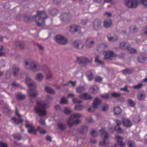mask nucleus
<instances>
[{
	"label": "nucleus",
	"instance_id": "nucleus-1",
	"mask_svg": "<svg viewBox=\"0 0 147 147\" xmlns=\"http://www.w3.org/2000/svg\"><path fill=\"white\" fill-rule=\"evenodd\" d=\"M47 14L44 11H37V14L32 17L33 20L39 26H41L45 24V21L47 18Z\"/></svg>",
	"mask_w": 147,
	"mask_h": 147
},
{
	"label": "nucleus",
	"instance_id": "nucleus-2",
	"mask_svg": "<svg viewBox=\"0 0 147 147\" xmlns=\"http://www.w3.org/2000/svg\"><path fill=\"white\" fill-rule=\"evenodd\" d=\"M47 107V105L46 103L42 101H37L36 105L34 109L35 113L39 115L40 117L45 116L47 114L45 110Z\"/></svg>",
	"mask_w": 147,
	"mask_h": 147
},
{
	"label": "nucleus",
	"instance_id": "nucleus-3",
	"mask_svg": "<svg viewBox=\"0 0 147 147\" xmlns=\"http://www.w3.org/2000/svg\"><path fill=\"white\" fill-rule=\"evenodd\" d=\"M25 82L29 87L32 88L28 91V94L31 97H36L37 95V92L35 89L36 85L35 82L30 78L28 77L26 78Z\"/></svg>",
	"mask_w": 147,
	"mask_h": 147
},
{
	"label": "nucleus",
	"instance_id": "nucleus-4",
	"mask_svg": "<svg viewBox=\"0 0 147 147\" xmlns=\"http://www.w3.org/2000/svg\"><path fill=\"white\" fill-rule=\"evenodd\" d=\"M104 59L111 61L115 60L117 55L113 51L109 50L104 52Z\"/></svg>",
	"mask_w": 147,
	"mask_h": 147
},
{
	"label": "nucleus",
	"instance_id": "nucleus-5",
	"mask_svg": "<svg viewBox=\"0 0 147 147\" xmlns=\"http://www.w3.org/2000/svg\"><path fill=\"white\" fill-rule=\"evenodd\" d=\"M100 131L101 133V136H102L104 135V137L103 138V140L102 142H100V145L101 146H104L109 144V134L103 129H100Z\"/></svg>",
	"mask_w": 147,
	"mask_h": 147
},
{
	"label": "nucleus",
	"instance_id": "nucleus-6",
	"mask_svg": "<svg viewBox=\"0 0 147 147\" xmlns=\"http://www.w3.org/2000/svg\"><path fill=\"white\" fill-rule=\"evenodd\" d=\"M76 63L81 66H86L90 62V61L87 58L83 57H77L76 61Z\"/></svg>",
	"mask_w": 147,
	"mask_h": 147
},
{
	"label": "nucleus",
	"instance_id": "nucleus-7",
	"mask_svg": "<svg viewBox=\"0 0 147 147\" xmlns=\"http://www.w3.org/2000/svg\"><path fill=\"white\" fill-rule=\"evenodd\" d=\"M115 138L117 140V143L113 147H124L125 146L126 143L123 142V138L120 136L116 135Z\"/></svg>",
	"mask_w": 147,
	"mask_h": 147
},
{
	"label": "nucleus",
	"instance_id": "nucleus-8",
	"mask_svg": "<svg viewBox=\"0 0 147 147\" xmlns=\"http://www.w3.org/2000/svg\"><path fill=\"white\" fill-rule=\"evenodd\" d=\"M125 4L130 8H134L137 7L138 2L137 0H125Z\"/></svg>",
	"mask_w": 147,
	"mask_h": 147
},
{
	"label": "nucleus",
	"instance_id": "nucleus-9",
	"mask_svg": "<svg viewBox=\"0 0 147 147\" xmlns=\"http://www.w3.org/2000/svg\"><path fill=\"white\" fill-rule=\"evenodd\" d=\"M55 38L56 42L60 44H65L68 42L66 38L60 35L56 36Z\"/></svg>",
	"mask_w": 147,
	"mask_h": 147
},
{
	"label": "nucleus",
	"instance_id": "nucleus-10",
	"mask_svg": "<svg viewBox=\"0 0 147 147\" xmlns=\"http://www.w3.org/2000/svg\"><path fill=\"white\" fill-rule=\"evenodd\" d=\"M101 20L98 19H95L93 23V27L96 30H98L101 29Z\"/></svg>",
	"mask_w": 147,
	"mask_h": 147
},
{
	"label": "nucleus",
	"instance_id": "nucleus-11",
	"mask_svg": "<svg viewBox=\"0 0 147 147\" xmlns=\"http://www.w3.org/2000/svg\"><path fill=\"white\" fill-rule=\"evenodd\" d=\"M80 122V121L78 119H76L74 120V119L69 118L67 121V123L69 126L71 127L74 125H76L79 124Z\"/></svg>",
	"mask_w": 147,
	"mask_h": 147
},
{
	"label": "nucleus",
	"instance_id": "nucleus-12",
	"mask_svg": "<svg viewBox=\"0 0 147 147\" xmlns=\"http://www.w3.org/2000/svg\"><path fill=\"white\" fill-rule=\"evenodd\" d=\"M70 31L72 32H77L78 33L81 32V28L79 26L73 25L70 26Z\"/></svg>",
	"mask_w": 147,
	"mask_h": 147
},
{
	"label": "nucleus",
	"instance_id": "nucleus-13",
	"mask_svg": "<svg viewBox=\"0 0 147 147\" xmlns=\"http://www.w3.org/2000/svg\"><path fill=\"white\" fill-rule=\"evenodd\" d=\"M30 67L31 69L34 71H38L40 68L39 65L36 64L32 60L31 61Z\"/></svg>",
	"mask_w": 147,
	"mask_h": 147
},
{
	"label": "nucleus",
	"instance_id": "nucleus-14",
	"mask_svg": "<svg viewBox=\"0 0 147 147\" xmlns=\"http://www.w3.org/2000/svg\"><path fill=\"white\" fill-rule=\"evenodd\" d=\"M94 44V39L92 37H88L87 38L86 44V46L89 47H92L93 46Z\"/></svg>",
	"mask_w": 147,
	"mask_h": 147
},
{
	"label": "nucleus",
	"instance_id": "nucleus-15",
	"mask_svg": "<svg viewBox=\"0 0 147 147\" xmlns=\"http://www.w3.org/2000/svg\"><path fill=\"white\" fill-rule=\"evenodd\" d=\"M73 44L75 48L80 49H82L84 46L82 41L80 40H75Z\"/></svg>",
	"mask_w": 147,
	"mask_h": 147
},
{
	"label": "nucleus",
	"instance_id": "nucleus-16",
	"mask_svg": "<svg viewBox=\"0 0 147 147\" xmlns=\"http://www.w3.org/2000/svg\"><path fill=\"white\" fill-rule=\"evenodd\" d=\"M101 103V100L98 99L97 97L96 98L92 103V106L93 108L95 109H97Z\"/></svg>",
	"mask_w": 147,
	"mask_h": 147
},
{
	"label": "nucleus",
	"instance_id": "nucleus-17",
	"mask_svg": "<svg viewBox=\"0 0 147 147\" xmlns=\"http://www.w3.org/2000/svg\"><path fill=\"white\" fill-rule=\"evenodd\" d=\"M60 18L62 21L63 20H69L71 18V15L69 13H63L60 16Z\"/></svg>",
	"mask_w": 147,
	"mask_h": 147
},
{
	"label": "nucleus",
	"instance_id": "nucleus-18",
	"mask_svg": "<svg viewBox=\"0 0 147 147\" xmlns=\"http://www.w3.org/2000/svg\"><path fill=\"white\" fill-rule=\"evenodd\" d=\"M79 97L80 99L85 100L91 99L92 98V97L91 95L86 92L80 95L79 96Z\"/></svg>",
	"mask_w": 147,
	"mask_h": 147
},
{
	"label": "nucleus",
	"instance_id": "nucleus-19",
	"mask_svg": "<svg viewBox=\"0 0 147 147\" xmlns=\"http://www.w3.org/2000/svg\"><path fill=\"white\" fill-rule=\"evenodd\" d=\"M107 38L109 41L115 42L118 39V38L116 35L111 33L107 36Z\"/></svg>",
	"mask_w": 147,
	"mask_h": 147
},
{
	"label": "nucleus",
	"instance_id": "nucleus-20",
	"mask_svg": "<svg viewBox=\"0 0 147 147\" xmlns=\"http://www.w3.org/2000/svg\"><path fill=\"white\" fill-rule=\"evenodd\" d=\"M123 124L124 126L127 127H129L132 125L130 120L126 118L123 119Z\"/></svg>",
	"mask_w": 147,
	"mask_h": 147
},
{
	"label": "nucleus",
	"instance_id": "nucleus-21",
	"mask_svg": "<svg viewBox=\"0 0 147 147\" xmlns=\"http://www.w3.org/2000/svg\"><path fill=\"white\" fill-rule=\"evenodd\" d=\"M57 125L58 129L61 131H64L66 129L67 127L65 124L63 123L59 122Z\"/></svg>",
	"mask_w": 147,
	"mask_h": 147
},
{
	"label": "nucleus",
	"instance_id": "nucleus-22",
	"mask_svg": "<svg viewBox=\"0 0 147 147\" xmlns=\"http://www.w3.org/2000/svg\"><path fill=\"white\" fill-rule=\"evenodd\" d=\"M88 128L86 125H83L78 129V131L82 134H85L87 131Z\"/></svg>",
	"mask_w": 147,
	"mask_h": 147
},
{
	"label": "nucleus",
	"instance_id": "nucleus-23",
	"mask_svg": "<svg viewBox=\"0 0 147 147\" xmlns=\"http://www.w3.org/2000/svg\"><path fill=\"white\" fill-rule=\"evenodd\" d=\"M147 58L145 57L144 55L142 54L140 55L138 57V60L139 62L140 63H144L146 61Z\"/></svg>",
	"mask_w": 147,
	"mask_h": 147
},
{
	"label": "nucleus",
	"instance_id": "nucleus-24",
	"mask_svg": "<svg viewBox=\"0 0 147 147\" xmlns=\"http://www.w3.org/2000/svg\"><path fill=\"white\" fill-rule=\"evenodd\" d=\"M112 24L111 20H107L104 21L103 26L105 28H109L111 26Z\"/></svg>",
	"mask_w": 147,
	"mask_h": 147
},
{
	"label": "nucleus",
	"instance_id": "nucleus-25",
	"mask_svg": "<svg viewBox=\"0 0 147 147\" xmlns=\"http://www.w3.org/2000/svg\"><path fill=\"white\" fill-rule=\"evenodd\" d=\"M11 121L15 124L18 125L20 123H22L23 120L22 119H18L15 117H12Z\"/></svg>",
	"mask_w": 147,
	"mask_h": 147
},
{
	"label": "nucleus",
	"instance_id": "nucleus-26",
	"mask_svg": "<svg viewBox=\"0 0 147 147\" xmlns=\"http://www.w3.org/2000/svg\"><path fill=\"white\" fill-rule=\"evenodd\" d=\"M130 46L129 43L128 42H123L120 43V48L123 49H127V48Z\"/></svg>",
	"mask_w": 147,
	"mask_h": 147
},
{
	"label": "nucleus",
	"instance_id": "nucleus-27",
	"mask_svg": "<svg viewBox=\"0 0 147 147\" xmlns=\"http://www.w3.org/2000/svg\"><path fill=\"white\" fill-rule=\"evenodd\" d=\"M13 73L15 76H17L20 70L19 68L16 65H14L13 68Z\"/></svg>",
	"mask_w": 147,
	"mask_h": 147
},
{
	"label": "nucleus",
	"instance_id": "nucleus-28",
	"mask_svg": "<svg viewBox=\"0 0 147 147\" xmlns=\"http://www.w3.org/2000/svg\"><path fill=\"white\" fill-rule=\"evenodd\" d=\"M86 89L85 86H82L78 87L76 90L77 93H80L84 92Z\"/></svg>",
	"mask_w": 147,
	"mask_h": 147
},
{
	"label": "nucleus",
	"instance_id": "nucleus-29",
	"mask_svg": "<svg viewBox=\"0 0 147 147\" xmlns=\"http://www.w3.org/2000/svg\"><path fill=\"white\" fill-rule=\"evenodd\" d=\"M98 90V88L97 86L95 85L89 89V91L91 93L95 94L96 93Z\"/></svg>",
	"mask_w": 147,
	"mask_h": 147
},
{
	"label": "nucleus",
	"instance_id": "nucleus-30",
	"mask_svg": "<svg viewBox=\"0 0 147 147\" xmlns=\"http://www.w3.org/2000/svg\"><path fill=\"white\" fill-rule=\"evenodd\" d=\"M113 111L114 112V114L115 115H119L122 112L121 109L118 107H114Z\"/></svg>",
	"mask_w": 147,
	"mask_h": 147
},
{
	"label": "nucleus",
	"instance_id": "nucleus-31",
	"mask_svg": "<svg viewBox=\"0 0 147 147\" xmlns=\"http://www.w3.org/2000/svg\"><path fill=\"white\" fill-rule=\"evenodd\" d=\"M16 97L18 100H23L26 98V96L21 93H19L17 94Z\"/></svg>",
	"mask_w": 147,
	"mask_h": 147
},
{
	"label": "nucleus",
	"instance_id": "nucleus-32",
	"mask_svg": "<svg viewBox=\"0 0 147 147\" xmlns=\"http://www.w3.org/2000/svg\"><path fill=\"white\" fill-rule=\"evenodd\" d=\"M82 116V114L79 113H76L71 114L69 118H70V119L78 118H80Z\"/></svg>",
	"mask_w": 147,
	"mask_h": 147
},
{
	"label": "nucleus",
	"instance_id": "nucleus-33",
	"mask_svg": "<svg viewBox=\"0 0 147 147\" xmlns=\"http://www.w3.org/2000/svg\"><path fill=\"white\" fill-rule=\"evenodd\" d=\"M28 132L30 134H33L36 135L37 129H35L34 126H31L30 129H28Z\"/></svg>",
	"mask_w": 147,
	"mask_h": 147
},
{
	"label": "nucleus",
	"instance_id": "nucleus-34",
	"mask_svg": "<svg viewBox=\"0 0 147 147\" xmlns=\"http://www.w3.org/2000/svg\"><path fill=\"white\" fill-rule=\"evenodd\" d=\"M45 90L47 92L49 93L55 94V93L54 90L48 86H45Z\"/></svg>",
	"mask_w": 147,
	"mask_h": 147
},
{
	"label": "nucleus",
	"instance_id": "nucleus-35",
	"mask_svg": "<svg viewBox=\"0 0 147 147\" xmlns=\"http://www.w3.org/2000/svg\"><path fill=\"white\" fill-rule=\"evenodd\" d=\"M99 57L97 55L95 58L94 61L96 63H98L100 65H103L105 64V63L103 61H101L99 59Z\"/></svg>",
	"mask_w": 147,
	"mask_h": 147
},
{
	"label": "nucleus",
	"instance_id": "nucleus-36",
	"mask_svg": "<svg viewBox=\"0 0 147 147\" xmlns=\"http://www.w3.org/2000/svg\"><path fill=\"white\" fill-rule=\"evenodd\" d=\"M86 74L89 80H91L93 78V75L91 71H87Z\"/></svg>",
	"mask_w": 147,
	"mask_h": 147
},
{
	"label": "nucleus",
	"instance_id": "nucleus-37",
	"mask_svg": "<svg viewBox=\"0 0 147 147\" xmlns=\"http://www.w3.org/2000/svg\"><path fill=\"white\" fill-rule=\"evenodd\" d=\"M140 120V116L138 115H135L133 119V121L136 123H138L139 122Z\"/></svg>",
	"mask_w": 147,
	"mask_h": 147
},
{
	"label": "nucleus",
	"instance_id": "nucleus-38",
	"mask_svg": "<svg viewBox=\"0 0 147 147\" xmlns=\"http://www.w3.org/2000/svg\"><path fill=\"white\" fill-rule=\"evenodd\" d=\"M114 130L117 133L119 134H122L124 132V131L120 127H118L117 128V126H116L114 128Z\"/></svg>",
	"mask_w": 147,
	"mask_h": 147
},
{
	"label": "nucleus",
	"instance_id": "nucleus-39",
	"mask_svg": "<svg viewBox=\"0 0 147 147\" xmlns=\"http://www.w3.org/2000/svg\"><path fill=\"white\" fill-rule=\"evenodd\" d=\"M84 106L82 105H76L74 107L75 109L78 111H82L84 109Z\"/></svg>",
	"mask_w": 147,
	"mask_h": 147
},
{
	"label": "nucleus",
	"instance_id": "nucleus-40",
	"mask_svg": "<svg viewBox=\"0 0 147 147\" xmlns=\"http://www.w3.org/2000/svg\"><path fill=\"white\" fill-rule=\"evenodd\" d=\"M43 78V75L40 73H38L36 75V79L37 80L40 81L42 80Z\"/></svg>",
	"mask_w": 147,
	"mask_h": 147
},
{
	"label": "nucleus",
	"instance_id": "nucleus-41",
	"mask_svg": "<svg viewBox=\"0 0 147 147\" xmlns=\"http://www.w3.org/2000/svg\"><path fill=\"white\" fill-rule=\"evenodd\" d=\"M14 138L18 140H20L23 139L22 136L20 134H17L13 135Z\"/></svg>",
	"mask_w": 147,
	"mask_h": 147
},
{
	"label": "nucleus",
	"instance_id": "nucleus-42",
	"mask_svg": "<svg viewBox=\"0 0 147 147\" xmlns=\"http://www.w3.org/2000/svg\"><path fill=\"white\" fill-rule=\"evenodd\" d=\"M50 13L53 16H56L58 13V10L55 9H54L49 11Z\"/></svg>",
	"mask_w": 147,
	"mask_h": 147
},
{
	"label": "nucleus",
	"instance_id": "nucleus-43",
	"mask_svg": "<svg viewBox=\"0 0 147 147\" xmlns=\"http://www.w3.org/2000/svg\"><path fill=\"white\" fill-rule=\"evenodd\" d=\"M127 102L130 105L131 107H134L136 103L134 101L131 99H129L127 100Z\"/></svg>",
	"mask_w": 147,
	"mask_h": 147
},
{
	"label": "nucleus",
	"instance_id": "nucleus-44",
	"mask_svg": "<svg viewBox=\"0 0 147 147\" xmlns=\"http://www.w3.org/2000/svg\"><path fill=\"white\" fill-rule=\"evenodd\" d=\"M107 45L104 43H102L101 44L98 45V50H99L101 49H103L107 47Z\"/></svg>",
	"mask_w": 147,
	"mask_h": 147
},
{
	"label": "nucleus",
	"instance_id": "nucleus-45",
	"mask_svg": "<svg viewBox=\"0 0 147 147\" xmlns=\"http://www.w3.org/2000/svg\"><path fill=\"white\" fill-rule=\"evenodd\" d=\"M123 73L125 74H129L132 73V70L131 69H125L123 70L122 71Z\"/></svg>",
	"mask_w": 147,
	"mask_h": 147
},
{
	"label": "nucleus",
	"instance_id": "nucleus-46",
	"mask_svg": "<svg viewBox=\"0 0 147 147\" xmlns=\"http://www.w3.org/2000/svg\"><path fill=\"white\" fill-rule=\"evenodd\" d=\"M68 103V101L65 98L62 97L61 98L60 102L61 104H67Z\"/></svg>",
	"mask_w": 147,
	"mask_h": 147
},
{
	"label": "nucleus",
	"instance_id": "nucleus-47",
	"mask_svg": "<svg viewBox=\"0 0 147 147\" xmlns=\"http://www.w3.org/2000/svg\"><path fill=\"white\" fill-rule=\"evenodd\" d=\"M137 97L139 100H142L145 98L144 95L142 93H140L138 94Z\"/></svg>",
	"mask_w": 147,
	"mask_h": 147
},
{
	"label": "nucleus",
	"instance_id": "nucleus-48",
	"mask_svg": "<svg viewBox=\"0 0 147 147\" xmlns=\"http://www.w3.org/2000/svg\"><path fill=\"white\" fill-rule=\"evenodd\" d=\"M127 144L129 147H134L135 146V143L134 141L130 140L128 142Z\"/></svg>",
	"mask_w": 147,
	"mask_h": 147
},
{
	"label": "nucleus",
	"instance_id": "nucleus-49",
	"mask_svg": "<svg viewBox=\"0 0 147 147\" xmlns=\"http://www.w3.org/2000/svg\"><path fill=\"white\" fill-rule=\"evenodd\" d=\"M127 49L131 53H134L136 52V49H134L133 48H131L130 47V46L128 47Z\"/></svg>",
	"mask_w": 147,
	"mask_h": 147
},
{
	"label": "nucleus",
	"instance_id": "nucleus-50",
	"mask_svg": "<svg viewBox=\"0 0 147 147\" xmlns=\"http://www.w3.org/2000/svg\"><path fill=\"white\" fill-rule=\"evenodd\" d=\"M109 107L108 105L106 103H105L104 104L102 107V111H105L108 109Z\"/></svg>",
	"mask_w": 147,
	"mask_h": 147
},
{
	"label": "nucleus",
	"instance_id": "nucleus-51",
	"mask_svg": "<svg viewBox=\"0 0 147 147\" xmlns=\"http://www.w3.org/2000/svg\"><path fill=\"white\" fill-rule=\"evenodd\" d=\"M112 96L115 98L119 97L121 96V94L119 93L114 92L112 93Z\"/></svg>",
	"mask_w": 147,
	"mask_h": 147
},
{
	"label": "nucleus",
	"instance_id": "nucleus-52",
	"mask_svg": "<svg viewBox=\"0 0 147 147\" xmlns=\"http://www.w3.org/2000/svg\"><path fill=\"white\" fill-rule=\"evenodd\" d=\"M72 101L73 102L75 103H80L82 102V101L79 100L76 98H73Z\"/></svg>",
	"mask_w": 147,
	"mask_h": 147
},
{
	"label": "nucleus",
	"instance_id": "nucleus-53",
	"mask_svg": "<svg viewBox=\"0 0 147 147\" xmlns=\"http://www.w3.org/2000/svg\"><path fill=\"white\" fill-rule=\"evenodd\" d=\"M142 86V84L140 83L137 85L134 86L133 88L134 89H138L140 88Z\"/></svg>",
	"mask_w": 147,
	"mask_h": 147
},
{
	"label": "nucleus",
	"instance_id": "nucleus-54",
	"mask_svg": "<svg viewBox=\"0 0 147 147\" xmlns=\"http://www.w3.org/2000/svg\"><path fill=\"white\" fill-rule=\"evenodd\" d=\"M95 81L96 82H100L102 81V78L100 77V76H96L95 78Z\"/></svg>",
	"mask_w": 147,
	"mask_h": 147
},
{
	"label": "nucleus",
	"instance_id": "nucleus-55",
	"mask_svg": "<svg viewBox=\"0 0 147 147\" xmlns=\"http://www.w3.org/2000/svg\"><path fill=\"white\" fill-rule=\"evenodd\" d=\"M0 147H8L7 144L5 142L0 141Z\"/></svg>",
	"mask_w": 147,
	"mask_h": 147
},
{
	"label": "nucleus",
	"instance_id": "nucleus-56",
	"mask_svg": "<svg viewBox=\"0 0 147 147\" xmlns=\"http://www.w3.org/2000/svg\"><path fill=\"white\" fill-rule=\"evenodd\" d=\"M90 134L93 137H95L97 136V134L94 130H93L90 133Z\"/></svg>",
	"mask_w": 147,
	"mask_h": 147
},
{
	"label": "nucleus",
	"instance_id": "nucleus-57",
	"mask_svg": "<svg viewBox=\"0 0 147 147\" xmlns=\"http://www.w3.org/2000/svg\"><path fill=\"white\" fill-rule=\"evenodd\" d=\"M70 83H71L72 86H74L75 85V84L76 83V82L75 81L73 82H72L71 81H70L69 82H68L67 84H63V85L65 86H67V85H69Z\"/></svg>",
	"mask_w": 147,
	"mask_h": 147
},
{
	"label": "nucleus",
	"instance_id": "nucleus-58",
	"mask_svg": "<svg viewBox=\"0 0 147 147\" xmlns=\"http://www.w3.org/2000/svg\"><path fill=\"white\" fill-rule=\"evenodd\" d=\"M64 112L66 114H68L71 112V110L68 108L66 107L64 110Z\"/></svg>",
	"mask_w": 147,
	"mask_h": 147
},
{
	"label": "nucleus",
	"instance_id": "nucleus-59",
	"mask_svg": "<svg viewBox=\"0 0 147 147\" xmlns=\"http://www.w3.org/2000/svg\"><path fill=\"white\" fill-rule=\"evenodd\" d=\"M140 1L142 4L147 7V0H140Z\"/></svg>",
	"mask_w": 147,
	"mask_h": 147
},
{
	"label": "nucleus",
	"instance_id": "nucleus-60",
	"mask_svg": "<svg viewBox=\"0 0 147 147\" xmlns=\"http://www.w3.org/2000/svg\"><path fill=\"white\" fill-rule=\"evenodd\" d=\"M101 97L105 99H108L109 98V94H106L104 95H101Z\"/></svg>",
	"mask_w": 147,
	"mask_h": 147
},
{
	"label": "nucleus",
	"instance_id": "nucleus-61",
	"mask_svg": "<svg viewBox=\"0 0 147 147\" xmlns=\"http://www.w3.org/2000/svg\"><path fill=\"white\" fill-rule=\"evenodd\" d=\"M86 120L89 123H91L93 122V120L91 117H87L86 118Z\"/></svg>",
	"mask_w": 147,
	"mask_h": 147
},
{
	"label": "nucleus",
	"instance_id": "nucleus-62",
	"mask_svg": "<svg viewBox=\"0 0 147 147\" xmlns=\"http://www.w3.org/2000/svg\"><path fill=\"white\" fill-rule=\"evenodd\" d=\"M15 114L19 117L20 118L21 117V115L19 113L18 109L16 108L15 109Z\"/></svg>",
	"mask_w": 147,
	"mask_h": 147
},
{
	"label": "nucleus",
	"instance_id": "nucleus-63",
	"mask_svg": "<svg viewBox=\"0 0 147 147\" xmlns=\"http://www.w3.org/2000/svg\"><path fill=\"white\" fill-rule=\"evenodd\" d=\"M121 90H123L124 91H125L127 92H129V90L127 89V86H126L125 87L123 88H121Z\"/></svg>",
	"mask_w": 147,
	"mask_h": 147
},
{
	"label": "nucleus",
	"instance_id": "nucleus-64",
	"mask_svg": "<svg viewBox=\"0 0 147 147\" xmlns=\"http://www.w3.org/2000/svg\"><path fill=\"white\" fill-rule=\"evenodd\" d=\"M117 125L116 126L118 127H119L121 125V121L118 119H116L115 121Z\"/></svg>",
	"mask_w": 147,
	"mask_h": 147
}]
</instances>
